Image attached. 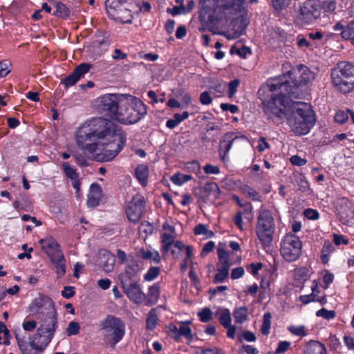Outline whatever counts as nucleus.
I'll return each mask as SVG.
<instances>
[{
  "label": "nucleus",
  "instance_id": "nucleus-1",
  "mask_svg": "<svg viewBox=\"0 0 354 354\" xmlns=\"http://www.w3.org/2000/svg\"><path fill=\"white\" fill-rule=\"evenodd\" d=\"M126 134L112 121L94 118L85 122L76 133V142L84 153L117 155L126 143Z\"/></svg>",
  "mask_w": 354,
  "mask_h": 354
},
{
  "label": "nucleus",
  "instance_id": "nucleus-2",
  "mask_svg": "<svg viewBox=\"0 0 354 354\" xmlns=\"http://www.w3.org/2000/svg\"><path fill=\"white\" fill-rule=\"evenodd\" d=\"M259 98L268 119L280 123L286 118L291 131L296 135L307 134L315 123V113L307 104L293 102L286 95Z\"/></svg>",
  "mask_w": 354,
  "mask_h": 354
},
{
  "label": "nucleus",
  "instance_id": "nucleus-3",
  "mask_svg": "<svg viewBox=\"0 0 354 354\" xmlns=\"http://www.w3.org/2000/svg\"><path fill=\"white\" fill-rule=\"evenodd\" d=\"M290 80L283 77L282 80H268L266 84L258 91L259 97H264L267 95L281 97L286 95L288 97L295 96L297 88L301 84H306L315 78L314 73L304 65H299L288 73Z\"/></svg>",
  "mask_w": 354,
  "mask_h": 354
},
{
  "label": "nucleus",
  "instance_id": "nucleus-4",
  "mask_svg": "<svg viewBox=\"0 0 354 354\" xmlns=\"http://www.w3.org/2000/svg\"><path fill=\"white\" fill-rule=\"evenodd\" d=\"M37 319L40 321V326L30 339V344L35 350L43 352L53 339L58 326L57 311L48 313Z\"/></svg>",
  "mask_w": 354,
  "mask_h": 354
},
{
  "label": "nucleus",
  "instance_id": "nucleus-5",
  "mask_svg": "<svg viewBox=\"0 0 354 354\" xmlns=\"http://www.w3.org/2000/svg\"><path fill=\"white\" fill-rule=\"evenodd\" d=\"M331 84L343 94L354 90V64L350 62H339L330 71Z\"/></svg>",
  "mask_w": 354,
  "mask_h": 354
},
{
  "label": "nucleus",
  "instance_id": "nucleus-6",
  "mask_svg": "<svg viewBox=\"0 0 354 354\" xmlns=\"http://www.w3.org/2000/svg\"><path fill=\"white\" fill-rule=\"evenodd\" d=\"M147 110L145 104L138 98L128 94L124 95L120 100V106L117 121L120 123L129 124L139 121Z\"/></svg>",
  "mask_w": 354,
  "mask_h": 354
},
{
  "label": "nucleus",
  "instance_id": "nucleus-7",
  "mask_svg": "<svg viewBox=\"0 0 354 354\" xmlns=\"http://www.w3.org/2000/svg\"><path fill=\"white\" fill-rule=\"evenodd\" d=\"M275 226L274 218L269 210L261 209L256 225L258 239L264 246H269L273 240Z\"/></svg>",
  "mask_w": 354,
  "mask_h": 354
},
{
  "label": "nucleus",
  "instance_id": "nucleus-8",
  "mask_svg": "<svg viewBox=\"0 0 354 354\" xmlns=\"http://www.w3.org/2000/svg\"><path fill=\"white\" fill-rule=\"evenodd\" d=\"M100 326L109 334V344L112 348H114L125 335V323L121 318L114 315H108L101 321Z\"/></svg>",
  "mask_w": 354,
  "mask_h": 354
},
{
  "label": "nucleus",
  "instance_id": "nucleus-9",
  "mask_svg": "<svg viewBox=\"0 0 354 354\" xmlns=\"http://www.w3.org/2000/svg\"><path fill=\"white\" fill-rule=\"evenodd\" d=\"M302 250V242L293 233H286L280 241V254L281 257L288 262H292L297 260Z\"/></svg>",
  "mask_w": 354,
  "mask_h": 354
},
{
  "label": "nucleus",
  "instance_id": "nucleus-10",
  "mask_svg": "<svg viewBox=\"0 0 354 354\" xmlns=\"http://www.w3.org/2000/svg\"><path fill=\"white\" fill-rule=\"evenodd\" d=\"M121 286L127 296L134 303H144L145 305L147 306L153 304L152 297L155 295V285L149 287L147 295L143 293L140 285L136 281L130 282L124 281L121 283Z\"/></svg>",
  "mask_w": 354,
  "mask_h": 354
},
{
  "label": "nucleus",
  "instance_id": "nucleus-11",
  "mask_svg": "<svg viewBox=\"0 0 354 354\" xmlns=\"http://www.w3.org/2000/svg\"><path fill=\"white\" fill-rule=\"evenodd\" d=\"M220 0H199L200 17L207 18L209 26L215 25L223 19V15H216L218 10H223L228 9L226 4L219 5Z\"/></svg>",
  "mask_w": 354,
  "mask_h": 354
},
{
  "label": "nucleus",
  "instance_id": "nucleus-12",
  "mask_svg": "<svg viewBox=\"0 0 354 354\" xmlns=\"http://www.w3.org/2000/svg\"><path fill=\"white\" fill-rule=\"evenodd\" d=\"M124 94H106L98 98L100 111L111 118L117 120L120 106V100Z\"/></svg>",
  "mask_w": 354,
  "mask_h": 354
},
{
  "label": "nucleus",
  "instance_id": "nucleus-13",
  "mask_svg": "<svg viewBox=\"0 0 354 354\" xmlns=\"http://www.w3.org/2000/svg\"><path fill=\"white\" fill-rule=\"evenodd\" d=\"M145 200L142 195L136 194L127 204L125 212L128 220L133 224L140 222L145 209Z\"/></svg>",
  "mask_w": 354,
  "mask_h": 354
},
{
  "label": "nucleus",
  "instance_id": "nucleus-14",
  "mask_svg": "<svg viewBox=\"0 0 354 354\" xmlns=\"http://www.w3.org/2000/svg\"><path fill=\"white\" fill-rule=\"evenodd\" d=\"M29 312L39 317L56 310L53 299L42 294L35 298L28 306Z\"/></svg>",
  "mask_w": 354,
  "mask_h": 354
},
{
  "label": "nucleus",
  "instance_id": "nucleus-15",
  "mask_svg": "<svg viewBox=\"0 0 354 354\" xmlns=\"http://www.w3.org/2000/svg\"><path fill=\"white\" fill-rule=\"evenodd\" d=\"M320 15L319 5L315 0H308L300 8L299 18L304 24L314 21Z\"/></svg>",
  "mask_w": 354,
  "mask_h": 354
},
{
  "label": "nucleus",
  "instance_id": "nucleus-16",
  "mask_svg": "<svg viewBox=\"0 0 354 354\" xmlns=\"http://www.w3.org/2000/svg\"><path fill=\"white\" fill-rule=\"evenodd\" d=\"M39 243L41 245V250L49 258L50 261L55 260L64 255L60 244L53 236L41 239Z\"/></svg>",
  "mask_w": 354,
  "mask_h": 354
},
{
  "label": "nucleus",
  "instance_id": "nucleus-17",
  "mask_svg": "<svg viewBox=\"0 0 354 354\" xmlns=\"http://www.w3.org/2000/svg\"><path fill=\"white\" fill-rule=\"evenodd\" d=\"M91 68V65L87 63H82L77 66L73 72L63 79L61 82L66 87L75 85L76 82L87 73Z\"/></svg>",
  "mask_w": 354,
  "mask_h": 354
},
{
  "label": "nucleus",
  "instance_id": "nucleus-18",
  "mask_svg": "<svg viewBox=\"0 0 354 354\" xmlns=\"http://www.w3.org/2000/svg\"><path fill=\"white\" fill-rule=\"evenodd\" d=\"M176 238L175 228L171 221H166L162 225V247L164 252L170 250Z\"/></svg>",
  "mask_w": 354,
  "mask_h": 354
},
{
  "label": "nucleus",
  "instance_id": "nucleus-19",
  "mask_svg": "<svg viewBox=\"0 0 354 354\" xmlns=\"http://www.w3.org/2000/svg\"><path fill=\"white\" fill-rule=\"evenodd\" d=\"M109 46V40L102 36L98 35L93 39L88 48L95 58L104 54Z\"/></svg>",
  "mask_w": 354,
  "mask_h": 354
},
{
  "label": "nucleus",
  "instance_id": "nucleus-20",
  "mask_svg": "<svg viewBox=\"0 0 354 354\" xmlns=\"http://www.w3.org/2000/svg\"><path fill=\"white\" fill-rule=\"evenodd\" d=\"M102 196L103 192L101 186L97 183H92L90 185L87 195L86 203L88 207L93 208L98 206Z\"/></svg>",
  "mask_w": 354,
  "mask_h": 354
},
{
  "label": "nucleus",
  "instance_id": "nucleus-21",
  "mask_svg": "<svg viewBox=\"0 0 354 354\" xmlns=\"http://www.w3.org/2000/svg\"><path fill=\"white\" fill-rule=\"evenodd\" d=\"M139 270V265L134 260L130 261L126 267L125 272L119 275L120 283L136 281Z\"/></svg>",
  "mask_w": 354,
  "mask_h": 354
},
{
  "label": "nucleus",
  "instance_id": "nucleus-22",
  "mask_svg": "<svg viewBox=\"0 0 354 354\" xmlns=\"http://www.w3.org/2000/svg\"><path fill=\"white\" fill-rule=\"evenodd\" d=\"M239 139L238 136L234 132L226 133L220 140L219 153L220 155H226L229 152L232 146Z\"/></svg>",
  "mask_w": 354,
  "mask_h": 354
},
{
  "label": "nucleus",
  "instance_id": "nucleus-23",
  "mask_svg": "<svg viewBox=\"0 0 354 354\" xmlns=\"http://www.w3.org/2000/svg\"><path fill=\"white\" fill-rule=\"evenodd\" d=\"M304 354H326L327 350L325 345L317 340H310L304 343L303 346Z\"/></svg>",
  "mask_w": 354,
  "mask_h": 354
},
{
  "label": "nucleus",
  "instance_id": "nucleus-24",
  "mask_svg": "<svg viewBox=\"0 0 354 354\" xmlns=\"http://www.w3.org/2000/svg\"><path fill=\"white\" fill-rule=\"evenodd\" d=\"M77 165L81 167H87L89 165V160L100 162H111L113 160L115 156H75Z\"/></svg>",
  "mask_w": 354,
  "mask_h": 354
},
{
  "label": "nucleus",
  "instance_id": "nucleus-25",
  "mask_svg": "<svg viewBox=\"0 0 354 354\" xmlns=\"http://www.w3.org/2000/svg\"><path fill=\"white\" fill-rule=\"evenodd\" d=\"M215 316L218 318L219 323L223 327L229 326L232 323L231 313L229 309L218 307L215 311Z\"/></svg>",
  "mask_w": 354,
  "mask_h": 354
},
{
  "label": "nucleus",
  "instance_id": "nucleus-26",
  "mask_svg": "<svg viewBox=\"0 0 354 354\" xmlns=\"http://www.w3.org/2000/svg\"><path fill=\"white\" fill-rule=\"evenodd\" d=\"M66 259L64 255L61 256L55 260L50 261L53 264L55 272L56 274L57 279H60L64 277L66 272Z\"/></svg>",
  "mask_w": 354,
  "mask_h": 354
},
{
  "label": "nucleus",
  "instance_id": "nucleus-27",
  "mask_svg": "<svg viewBox=\"0 0 354 354\" xmlns=\"http://www.w3.org/2000/svg\"><path fill=\"white\" fill-rule=\"evenodd\" d=\"M135 176L143 187L148 183L149 167L145 165H138L135 169Z\"/></svg>",
  "mask_w": 354,
  "mask_h": 354
},
{
  "label": "nucleus",
  "instance_id": "nucleus-28",
  "mask_svg": "<svg viewBox=\"0 0 354 354\" xmlns=\"http://www.w3.org/2000/svg\"><path fill=\"white\" fill-rule=\"evenodd\" d=\"M111 18L122 23H131L133 19L132 12L129 9V6H124L117 12L115 16L111 17Z\"/></svg>",
  "mask_w": 354,
  "mask_h": 354
},
{
  "label": "nucleus",
  "instance_id": "nucleus-29",
  "mask_svg": "<svg viewBox=\"0 0 354 354\" xmlns=\"http://www.w3.org/2000/svg\"><path fill=\"white\" fill-rule=\"evenodd\" d=\"M124 6L119 0H106L105 1L106 10L110 17L115 16L117 12Z\"/></svg>",
  "mask_w": 354,
  "mask_h": 354
},
{
  "label": "nucleus",
  "instance_id": "nucleus-30",
  "mask_svg": "<svg viewBox=\"0 0 354 354\" xmlns=\"http://www.w3.org/2000/svg\"><path fill=\"white\" fill-rule=\"evenodd\" d=\"M230 264L221 265L216 269V274L213 279L214 283H223L227 278Z\"/></svg>",
  "mask_w": 354,
  "mask_h": 354
},
{
  "label": "nucleus",
  "instance_id": "nucleus-31",
  "mask_svg": "<svg viewBox=\"0 0 354 354\" xmlns=\"http://www.w3.org/2000/svg\"><path fill=\"white\" fill-rule=\"evenodd\" d=\"M335 251V247L329 241L324 242L321 250L320 259L323 263L326 264L329 261L331 254Z\"/></svg>",
  "mask_w": 354,
  "mask_h": 354
},
{
  "label": "nucleus",
  "instance_id": "nucleus-32",
  "mask_svg": "<svg viewBox=\"0 0 354 354\" xmlns=\"http://www.w3.org/2000/svg\"><path fill=\"white\" fill-rule=\"evenodd\" d=\"M233 315L236 323L243 324L248 319V308L245 306L237 307L234 310Z\"/></svg>",
  "mask_w": 354,
  "mask_h": 354
},
{
  "label": "nucleus",
  "instance_id": "nucleus-33",
  "mask_svg": "<svg viewBox=\"0 0 354 354\" xmlns=\"http://www.w3.org/2000/svg\"><path fill=\"white\" fill-rule=\"evenodd\" d=\"M189 114L187 111H184L182 114L175 113L172 118H170L167 121V127L171 129H174L184 120L187 119L189 117Z\"/></svg>",
  "mask_w": 354,
  "mask_h": 354
},
{
  "label": "nucleus",
  "instance_id": "nucleus-34",
  "mask_svg": "<svg viewBox=\"0 0 354 354\" xmlns=\"http://www.w3.org/2000/svg\"><path fill=\"white\" fill-rule=\"evenodd\" d=\"M337 210L341 217L348 216L349 212H351V203L346 198H341L337 201Z\"/></svg>",
  "mask_w": 354,
  "mask_h": 354
},
{
  "label": "nucleus",
  "instance_id": "nucleus-35",
  "mask_svg": "<svg viewBox=\"0 0 354 354\" xmlns=\"http://www.w3.org/2000/svg\"><path fill=\"white\" fill-rule=\"evenodd\" d=\"M293 183H295L298 188L302 191H305L308 188V183L304 175L299 172H294L292 176Z\"/></svg>",
  "mask_w": 354,
  "mask_h": 354
},
{
  "label": "nucleus",
  "instance_id": "nucleus-36",
  "mask_svg": "<svg viewBox=\"0 0 354 354\" xmlns=\"http://www.w3.org/2000/svg\"><path fill=\"white\" fill-rule=\"evenodd\" d=\"M192 176L189 174H184L180 172L174 174L171 178V181L176 185L181 186L184 183L191 180Z\"/></svg>",
  "mask_w": 354,
  "mask_h": 354
},
{
  "label": "nucleus",
  "instance_id": "nucleus-37",
  "mask_svg": "<svg viewBox=\"0 0 354 354\" xmlns=\"http://www.w3.org/2000/svg\"><path fill=\"white\" fill-rule=\"evenodd\" d=\"M15 337L22 354H41L42 353L35 350L31 346L29 347L27 343L24 340L21 339L17 335ZM29 345L30 344H29Z\"/></svg>",
  "mask_w": 354,
  "mask_h": 354
},
{
  "label": "nucleus",
  "instance_id": "nucleus-38",
  "mask_svg": "<svg viewBox=\"0 0 354 354\" xmlns=\"http://www.w3.org/2000/svg\"><path fill=\"white\" fill-rule=\"evenodd\" d=\"M342 37L346 40H349L354 45V19L345 27V30L342 32Z\"/></svg>",
  "mask_w": 354,
  "mask_h": 354
},
{
  "label": "nucleus",
  "instance_id": "nucleus-39",
  "mask_svg": "<svg viewBox=\"0 0 354 354\" xmlns=\"http://www.w3.org/2000/svg\"><path fill=\"white\" fill-rule=\"evenodd\" d=\"M288 331L295 336L306 337L308 335L306 328L304 325H290L287 327Z\"/></svg>",
  "mask_w": 354,
  "mask_h": 354
},
{
  "label": "nucleus",
  "instance_id": "nucleus-40",
  "mask_svg": "<svg viewBox=\"0 0 354 354\" xmlns=\"http://www.w3.org/2000/svg\"><path fill=\"white\" fill-rule=\"evenodd\" d=\"M55 10L53 12V15L58 17H67L69 15L70 10L65 4L59 1L55 3Z\"/></svg>",
  "mask_w": 354,
  "mask_h": 354
},
{
  "label": "nucleus",
  "instance_id": "nucleus-41",
  "mask_svg": "<svg viewBox=\"0 0 354 354\" xmlns=\"http://www.w3.org/2000/svg\"><path fill=\"white\" fill-rule=\"evenodd\" d=\"M139 234L146 239L147 236L151 235L153 231V226L147 221L142 222L138 228Z\"/></svg>",
  "mask_w": 354,
  "mask_h": 354
},
{
  "label": "nucleus",
  "instance_id": "nucleus-42",
  "mask_svg": "<svg viewBox=\"0 0 354 354\" xmlns=\"http://www.w3.org/2000/svg\"><path fill=\"white\" fill-rule=\"evenodd\" d=\"M271 319L272 315L270 313L267 312L263 316V323L261 328V331L263 335H268L271 328Z\"/></svg>",
  "mask_w": 354,
  "mask_h": 354
},
{
  "label": "nucleus",
  "instance_id": "nucleus-43",
  "mask_svg": "<svg viewBox=\"0 0 354 354\" xmlns=\"http://www.w3.org/2000/svg\"><path fill=\"white\" fill-rule=\"evenodd\" d=\"M62 167L63 169L65 176L71 180H74L75 178H79V174L77 173L76 169L71 167L68 162H63L62 165Z\"/></svg>",
  "mask_w": 354,
  "mask_h": 354
},
{
  "label": "nucleus",
  "instance_id": "nucleus-44",
  "mask_svg": "<svg viewBox=\"0 0 354 354\" xmlns=\"http://www.w3.org/2000/svg\"><path fill=\"white\" fill-rule=\"evenodd\" d=\"M201 322L207 323L213 319V313L209 308H204L197 313Z\"/></svg>",
  "mask_w": 354,
  "mask_h": 354
},
{
  "label": "nucleus",
  "instance_id": "nucleus-45",
  "mask_svg": "<svg viewBox=\"0 0 354 354\" xmlns=\"http://www.w3.org/2000/svg\"><path fill=\"white\" fill-rule=\"evenodd\" d=\"M242 192L253 201H260L261 196L256 190L249 186H244L241 188Z\"/></svg>",
  "mask_w": 354,
  "mask_h": 354
},
{
  "label": "nucleus",
  "instance_id": "nucleus-46",
  "mask_svg": "<svg viewBox=\"0 0 354 354\" xmlns=\"http://www.w3.org/2000/svg\"><path fill=\"white\" fill-rule=\"evenodd\" d=\"M292 0H272V6L273 8L280 12L289 6Z\"/></svg>",
  "mask_w": 354,
  "mask_h": 354
},
{
  "label": "nucleus",
  "instance_id": "nucleus-47",
  "mask_svg": "<svg viewBox=\"0 0 354 354\" xmlns=\"http://www.w3.org/2000/svg\"><path fill=\"white\" fill-rule=\"evenodd\" d=\"M194 233L197 235H205L207 238L212 237L214 235L212 231L209 230L205 225L202 224H199L195 227Z\"/></svg>",
  "mask_w": 354,
  "mask_h": 354
},
{
  "label": "nucleus",
  "instance_id": "nucleus-48",
  "mask_svg": "<svg viewBox=\"0 0 354 354\" xmlns=\"http://www.w3.org/2000/svg\"><path fill=\"white\" fill-rule=\"evenodd\" d=\"M225 89V84L222 82L217 81L216 83L209 88L211 92H212L216 97L221 96Z\"/></svg>",
  "mask_w": 354,
  "mask_h": 354
},
{
  "label": "nucleus",
  "instance_id": "nucleus-49",
  "mask_svg": "<svg viewBox=\"0 0 354 354\" xmlns=\"http://www.w3.org/2000/svg\"><path fill=\"white\" fill-rule=\"evenodd\" d=\"M171 246L173 247V248L171 249V253L173 255V257L174 258L179 257L181 252L185 248L184 244L181 241H177L176 242L174 241L173 244L170 246V248Z\"/></svg>",
  "mask_w": 354,
  "mask_h": 354
},
{
  "label": "nucleus",
  "instance_id": "nucleus-50",
  "mask_svg": "<svg viewBox=\"0 0 354 354\" xmlns=\"http://www.w3.org/2000/svg\"><path fill=\"white\" fill-rule=\"evenodd\" d=\"M336 313L334 310H328L326 308H322L316 312V316L323 317L327 320L333 319L335 317Z\"/></svg>",
  "mask_w": 354,
  "mask_h": 354
},
{
  "label": "nucleus",
  "instance_id": "nucleus-51",
  "mask_svg": "<svg viewBox=\"0 0 354 354\" xmlns=\"http://www.w3.org/2000/svg\"><path fill=\"white\" fill-rule=\"evenodd\" d=\"M217 254L218 257L219 259V261H221L222 265L225 264H230L229 263V258H228V254L223 248L221 246V244H219L218 249H217Z\"/></svg>",
  "mask_w": 354,
  "mask_h": 354
},
{
  "label": "nucleus",
  "instance_id": "nucleus-52",
  "mask_svg": "<svg viewBox=\"0 0 354 354\" xmlns=\"http://www.w3.org/2000/svg\"><path fill=\"white\" fill-rule=\"evenodd\" d=\"M80 326L76 322H71L66 329L67 335H75L80 333Z\"/></svg>",
  "mask_w": 354,
  "mask_h": 354
},
{
  "label": "nucleus",
  "instance_id": "nucleus-53",
  "mask_svg": "<svg viewBox=\"0 0 354 354\" xmlns=\"http://www.w3.org/2000/svg\"><path fill=\"white\" fill-rule=\"evenodd\" d=\"M322 8L324 12L331 13L336 9L335 0H324L322 3Z\"/></svg>",
  "mask_w": 354,
  "mask_h": 354
},
{
  "label": "nucleus",
  "instance_id": "nucleus-54",
  "mask_svg": "<svg viewBox=\"0 0 354 354\" xmlns=\"http://www.w3.org/2000/svg\"><path fill=\"white\" fill-rule=\"evenodd\" d=\"M348 113L349 111H348V110L346 111L342 110L338 111L335 115V122L339 124L346 122L348 118Z\"/></svg>",
  "mask_w": 354,
  "mask_h": 354
},
{
  "label": "nucleus",
  "instance_id": "nucleus-55",
  "mask_svg": "<svg viewBox=\"0 0 354 354\" xmlns=\"http://www.w3.org/2000/svg\"><path fill=\"white\" fill-rule=\"evenodd\" d=\"M184 168L188 171L194 174H197L201 171L199 162L195 160L186 163Z\"/></svg>",
  "mask_w": 354,
  "mask_h": 354
},
{
  "label": "nucleus",
  "instance_id": "nucleus-56",
  "mask_svg": "<svg viewBox=\"0 0 354 354\" xmlns=\"http://www.w3.org/2000/svg\"><path fill=\"white\" fill-rule=\"evenodd\" d=\"M147 328L153 330L155 328V308L151 309L147 317Z\"/></svg>",
  "mask_w": 354,
  "mask_h": 354
},
{
  "label": "nucleus",
  "instance_id": "nucleus-57",
  "mask_svg": "<svg viewBox=\"0 0 354 354\" xmlns=\"http://www.w3.org/2000/svg\"><path fill=\"white\" fill-rule=\"evenodd\" d=\"M184 336L187 338L192 337V330L187 324L183 323L179 327V338Z\"/></svg>",
  "mask_w": 354,
  "mask_h": 354
},
{
  "label": "nucleus",
  "instance_id": "nucleus-58",
  "mask_svg": "<svg viewBox=\"0 0 354 354\" xmlns=\"http://www.w3.org/2000/svg\"><path fill=\"white\" fill-rule=\"evenodd\" d=\"M75 294V287L73 286H64L61 292L62 296L65 299H70Z\"/></svg>",
  "mask_w": 354,
  "mask_h": 354
},
{
  "label": "nucleus",
  "instance_id": "nucleus-59",
  "mask_svg": "<svg viewBox=\"0 0 354 354\" xmlns=\"http://www.w3.org/2000/svg\"><path fill=\"white\" fill-rule=\"evenodd\" d=\"M343 341L346 346L349 350L354 349V335L346 334L343 337Z\"/></svg>",
  "mask_w": 354,
  "mask_h": 354
},
{
  "label": "nucleus",
  "instance_id": "nucleus-60",
  "mask_svg": "<svg viewBox=\"0 0 354 354\" xmlns=\"http://www.w3.org/2000/svg\"><path fill=\"white\" fill-rule=\"evenodd\" d=\"M290 346V342L288 341L279 342L275 350L277 354L285 353Z\"/></svg>",
  "mask_w": 354,
  "mask_h": 354
},
{
  "label": "nucleus",
  "instance_id": "nucleus-61",
  "mask_svg": "<svg viewBox=\"0 0 354 354\" xmlns=\"http://www.w3.org/2000/svg\"><path fill=\"white\" fill-rule=\"evenodd\" d=\"M37 326V322L35 320H24L22 324V327L25 331H32Z\"/></svg>",
  "mask_w": 354,
  "mask_h": 354
},
{
  "label": "nucleus",
  "instance_id": "nucleus-62",
  "mask_svg": "<svg viewBox=\"0 0 354 354\" xmlns=\"http://www.w3.org/2000/svg\"><path fill=\"white\" fill-rule=\"evenodd\" d=\"M138 256L145 260H151L153 259V253L145 248H140L138 251Z\"/></svg>",
  "mask_w": 354,
  "mask_h": 354
},
{
  "label": "nucleus",
  "instance_id": "nucleus-63",
  "mask_svg": "<svg viewBox=\"0 0 354 354\" xmlns=\"http://www.w3.org/2000/svg\"><path fill=\"white\" fill-rule=\"evenodd\" d=\"M200 102L203 105H209L212 103V99L207 91H204L200 95Z\"/></svg>",
  "mask_w": 354,
  "mask_h": 354
},
{
  "label": "nucleus",
  "instance_id": "nucleus-64",
  "mask_svg": "<svg viewBox=\"0 0 354 354\" xmlns=\"http://www.w3.org/2000/svg\"><path fill=\"white\" fill-rule=\"evenodd\" d=\"M304 216L310 220H317L319 218V212L313 209H306L304 211Z\"/></svg>",
  "mask_w": 354,
  "mask_h": 354
}]
</instances>
